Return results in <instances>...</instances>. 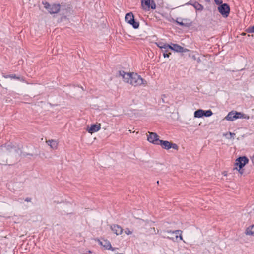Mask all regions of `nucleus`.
Returning <instances> with one entry per match:
<instances>
[{
  "label": "nucleus",
  "mask_w": 254,
  "mask_h": 254,
  "mask_svg": "<svg viewBox=\"0 0 254 254\" xmlns=\"http://www.w3.org/2000/svg\"><path fill=\"white\" fill-rule=\"evenodd\" d=\"M215 0V3L218 5H220L222 3V0Z\"/></svg>",
  "instance_id": "obj_27"
},
{
  "label": "nucleus",
  "mask_w": 254,
  "mask_h": 254,
  "mask_svg": "<svg viewBox=\"0 0 254 254\" xmlns=\"http://www.w3.org/2000/svg\"><path fill=\"white\" fill-rule=\"evenodd\" d=\"M204 110L202 109H198L196 110L194 113V116L195 118H201L204 116Z\"/></svg>",
  "instance_id": "obj_17"
},
{
  "label": "nucleus",
  "mask_w": 254,
  "mask_h": 254,
  "mask_svg": "<svg viewBox=\"0 0 254 254\" xmlns=\"http://www.w3.org/2000/svg\"><path fill=\"white\" fill-rule=\"evenodd\" d=\"M245 234L254 237V224L248 227L245 232Z\"/></svg>",
  "instance_id": "obj_13"
},
{
  "label": "nucleus",
  "mask_w": 254,
  "mask_h": 254,
  "mask_svg": "<svg viewBox=\"0 0 254 254\" xmlns=\"http://www.w3.org/2000/svg\"><path fill=\"white\" fill-rule=\"evenodd\" d=\"M125 19L127 22L132 25L134 28H137L139 27V23L134 21L132 13L130 12L126 14Z\"/></svg>",
  "instance_id": "obj_6"
},
{
  "label": "nucleus",
  "mask_w": 254,
  "mask_h": 254,
  "mask_svg": "<svg viewBox=\"0 0 254 254\" xmlns=\"http://www.w3.org/2000/svg\"><path fill=\"white\" fill-rule=\"evenodd\" d=\"M171 50L173 51L174 52H180V53H184L186 52L187 51H188L189 50L187 49H170Z\"/></svg>",
  "instance_id": "obj_20"
},
{
  "label": "nucleus",
  "mask_w": 254,
  "mask_h": 254,
  "mask_svg": "<svg viewBox=\"0 0 254 254\" xmlns=\"http://www.w3.org/2000/svg\"><path fill=\"white\" fill-rule=\"evenodd\" d=\"M2 76L4 78H9L11 79H17V80H19L22 81H23L24 80L23 78H20V77H18L15 74H10V75H6L3 74Z\"/></svg>",
  "instance_id": "obj_16"
},
{
  "label": "nucleus",
  "mask_w": 254,
  "mask_h": 254,
  "mask_svg": "<svg viewBox=\"0 0 254 254\" xmlns=\"http://www.w3.org/2000/svg\"><path fill=\"white\" fill-rule=\"evenodd\" d=\"M248 33H254V25L252 27H249L247 30Z\"/></svg>",
  "instance_id": "obj_24"
},
{
  "label": "nucleus",
  "mask_w": 254,
  "mask_h": 254,
  "mask_svg": "<svg viewBox=\"0 0 254 254\" xmlns=\"http://www.w3.org/2000/svg\"><path fill=\"white\" fill-rule=\"evenodd\" d=\"M62 14L65 17L69 16L71 14V11L68 9H64L61 10Z\"/></svg>",
  "instance_id": "obj_19"
},
{
  "label": "nucleus",
  "mask_w": 254,
  "mask_h": 254,
  "mask_svg": "<svg viewBox=\"0 0 254 254\" xmlns=\"http://www.w3.org/2000/svg\"><path fill=\"white\" fill-rule=\"evenodd\" d=\"M148 133L149 134L147 135L148 141L154 144L157 145L158 144L160 140L158 138V135L154 132H148Z\"/></svg>",
  "instance_id": "obj_8"
},
{
  "label": "nucleus",
  "mask_w": 254,
  "mask_h": 254,
  "mask_svg": "<svg viewBox=\"0 0 254 254\" xmlns=\"http://www.w3.org/2000/svg\"><path fill=\"white\" fill-rule=\"evenodd\" d=\"M125 233L127 234V235H130L132 234V231H131L129 228H126L125 230Z\"/></svg>",
  "instance_id": "obj_26"
},
{
  "label": "nucleus",
  "mask_w": 254,
  "mask_h": 254,
  "mask_svg": "<svg viewBox=\"0 0 254 254\" xmlns=\"http://www.w3.org/2000/svg\"><path fill=\"white\" fill-rule=\"evenodd\" d=\"M100 129L101 124L100 123H96L91 125V126L88 127L86 130L89 133L93 134L98 131Z\"/></svg>",
  "instance_id": "obj_9"
},
{
  "label": "nucleus",
  "mask_w": 254,
  "mask_h": 254,
  "mask_svg": "<svg viewBox=\"0 0 254 254\" xmlns=\"http://www.w3.org/2000/svg\"><path fill=\"white\" fill-rule=\"evenodd\" d=\"M251 159H252V161L253 164L254 165V155H253Z\"/></svg>",
  "instance_id": "obj_31"
},
{
  "label": "nucleus",
  "mask_w": 254,
  "mask_h": 254,
  "mask_svg": "<svg viewBox=\"0 0 254 254\" xmlns=\"http://www.w3.org/2000/svg\"><path fill=\"white\" fill-rule=\"evenodd\" d=\"M48 145L53 149H56L58 148V142L54 140H49L46 141Z\"/></svg>",
  "instance_id": "obj_15"
},
{
  "label": "nucleus",
  "mask_w": 254,
  "mask_h": 254,
  "mask_svg": "<svg viewBox=\"0 0 254 254\" xmlns=\"http://www.w3.org/2000/svg\"><path fill=\"white\" fill-rule=\"evenodd\" d=\"M100 244L107 250H111L113 251L115 250V248H112L110 242L107 240L104 239L100 242Z\"/></svg>",
  "instance_id": "obj_11"
},
{
  "label": "nucleus",
  "mask_w": 254,
  "mask_h": 254,
  "mask_svg": "<svg viewBox=\"0 0 254 254\" xmlns=\"http://www.w3.org/2000/svg\"><path fill=\"white\" fill-rule=\"evenodd\" d=\"M229 134L230 135L231 137H233V136L235 135L234 133H232L231 132H229Z\"/></svg>",
  "instance_id": "obj_30"
},
{
  "label": "nucleus",
  "mask_w": 254,
  "mask_h": 254,
  "mask_svg": "<svg viewBox=\"0 0 254 254\" xmlns=\"http://www.w3.org/2000/svg\"><path fill=\"white\" fill-rule=\"evenodd\" d=\"M203 114L204 116L205 117H210L213 114V113L210 110L206 111L204 110Z\"/></svg>",
  "instance_id": "obj_21"
},
{
  "label": "nucleus",
  "mask_w": 254,
  "mask_h": 254,
  "mask_svg": "<svg viewBox=\"0 0 254 254\" xmlns=\"http://www.w3.org/2000/svg\"><path fill=\"white\" fill-rule=\"evenodd\" d=\"M31 200V199L30 198L27 197L25 199V201L26 202H30Z\"/></svg>",
  "instance_id": "obj_29"
},
{
  "label": "nucleus",
  "mask_w": 254,
  "mask_h": 254,
  "mask_svg": "<svg viewBox=\"0 0 254 254\" xmlns=\"http://www.w3.org/2000/svg\"><path fill=\"white\" fill-rule=\"evenodd\" d=\"M237 112L232 111L225 117V119L227 121H234L237 119Z\"/></svg>",
  "instance_id": "obj_12"
},
{
  "label": "nucleus",
  "mask_w": 254,
  "mask_h": 254,
  "mask_svg": "<svg viewBox=\"0 0 254 254\" xmlns=\"http://www.w3.org/2000/svg\"><path fill=\"white\" fill-rule=\"evenodd\" d=\"M195 8L197 9V10H202L203 9V6L200 5V4H197L195 6Z\"/></svg>",
  "instance_id": "obj_23"
},
{
  "label": "nucleus",
  "mask_w": 254,
  "mask_h": 254,
  "mask_svg": "<svg viewBox=\"0 0 254 254\" xmlns=\"http://www.w3.org/2000/svg\"><path fill=\"white\" fill-rule=\"evenodd\" d=\"M205 0L206 1H210V0Z\"/></svg>",
  "instance_id": "obj_36"
},
{
  "label": "nucleus",
  "mask_w": 254,
  "mask_h": 254,
  "mask_svg": "<svg viewBox=\"0 0 254 254\" xmlns=\"http://www.w3.org/2000/svg\"><path fill=\"white\" fill-rule=\"evenodd\" d=\"M44 7L51 14H55L60 11V5L59 4H50L47 2L44 3Z\"/></svg>",
  "instance_id": "obj_4"
},
{
  "label": "nucleus",
  "mask_w": 254,
  "mask_h": 254,
  "mask_svg": "<svg viewBox=\"0 0 254 254\" xmlns=\"http://www.w3.org/2000/svg\"><path fill=\"white\" fill-rule=\"evenodd\" d=\"M167 232L168 233L176 234L175 237H176V239L178 237H179V238H180V239L181 240H183V237H182V231L180 230H175V231L169 230V231H167Z\"/></svg>",
  "instance_id": "obj_14"
},
{
  "label": "nucleus",
  "mask_w": 254,
  "mask_h": 254,
  "mask_svg": "<svg viewBox=\"0 0 254 254\" xmlns=\"http://www.w3.org/2000/svg\"><path fill=\"white\" fill-rule=\"evenodd\" d=\"M111 230L116 235H121L123 232V229L122 227L117 224H112L110 226Z\"/></svg>",
  "instance_id": "obj_10"
},
{
  "label": "nucleus",
  "mask_w": 254,
  "mask_h": 254,
  "mask_svg": "<svg viewBox=\"0 0 254 254\" xmlns=\"http://www.w3.org/2000/svg\"><path fill=\"white\" fill-rule=\"evenodd\" d=\"M172 45H173L175 48H182L181 46H179V45H176V44H172Z\"/></svg>",
  "instance_id": "obj_28"
},
{
  "label": "nucleus",
  "mask_w": 254,
  "mask_h": 254,
  "mask_svg": "<svg viewBox=\"0 0 254 254\" xmlns=\"http://www.w3.org/2000/svg\"><path fill=\"white\" fill-rule=\"evenodd\" d=\"M167 238H168V239H169L172 240H173V238H170V237H167Z\"/></svg>",
  "instance_id": "obj_33"
},
{
  "label": "nucleus",
  "mask_w": 254,
  "mask_h": 254,
  "mask_svg": "<svg viewBox=\"0 0 254 254\" xmlns=\"http://www.w3.org/2000/svg\"><path fill=\"white\" fill-rule=\"evenodd\" d=\"M177 23L178 24H179L180 25H184L183 23H182V22H180L177 21Z\"/></svg>",
  "instance_id": "obj_32"
},
{
  "label": "nucleus",
  "mask_w": 254,
  "mask_h": 254,
  "mask_svg": "<svg viewBox=\"0 0 254 254\" xmlns=\"http://www.w3.org/2000/svg\"><path fill=\"white\" fill-rule=\"evenodd\" d=\"M159 46V48H173L172 45H170V44H165L163 46Z\"/></svg>",
  "instance_id": "obj_25"
},
{
  "label": "nucleus",
  "mask_w": 254,
  "mask_h": 254,
  "mask_svg": "<svg viewBox=\"0 0 254 254\" xmlns=\"http://www.w3.org/2000/svg\"><path fill=\"white\" fill-rule=\"evenodd\" d=\"M171 54V53L169 52L168 50H166L164 52L163 56L165 58L167 57L168 58L170 56V55Z\"/></svg>",
  "instance_id": "obj_22"
},
{
  "label": "nucleus",
  "mask_w": 254,
  "mask_h": 254,
  "mask_svg": "<svg viewBox=\"0 0 254 254\" xmlns=\"http://www.w3.org/2000/svg\"><path fill=\"white\" fill-rule=\"evenodd\" d=\"M81 88L82 89V90H83V91L84 90V88H83V87H82V86H81Z\"/></svg>",
  "instance_id": "obj_35"
},
{
  "label": "nucleus",
  "mask_w": 254,
  "mask_h": 254,
  "mask_svg": "<svg viewBox=\"0 0 254 254\" xmlns=\"http://www.w3.org/2000/svg\"><path fill=\"white\" fill-rule=\"evenodd\" d=\"M141 7L143 9L149 11L155 9L156 4L153 0H141Z\"/></svg>",
  "instance_id": "obj_3"
},
{
  "label": "nucleus",
  "mask_w": 254,
  "mask_h": 254,
  "mask_svg": "<svg viewBox=\"0 0 254 254\" xmlns=\"http://www.w3.org/2000/svg\"><path fill=\"white\" fill-rule=\"evenodd\" d=\"M219 12L224 16L227 17L230 12V7L229 5L226 3L222 4L218 7Z\"/></svg>",
  "instance_id": "obj_7"
},
{
  "label": "nucleus",
  "mask_w": 254,
  "mask_h": 254,
  "mask_svg": "<svg viewBox=\"0 0 254 254\" xmlns=\"http://www.w3.org/2000/svg\"><path fill=\"white\" fill-rule=\"evenodd\" d=\"M237 115V119H245L247 120H248L250 119V117L248 115L242 113L241 112H237V114H236Z\"/></svg>",
  "instance_id": "obj_18"
},
{
  "label": "nucleus",
  "mask_w": 254,
  "mask_h": 254,
  "mask_svg": "<svg viewBox=\"0 0 254 254\" xmlns=\"http://www.w3.org/2000/svg\"><path fill=\"white\" fill-rule=\"evenodd\" d=\"M157 145H160L163 149L168 150L171 148L175 150H178V146L176 144L172 143L168 141H163L159 140L158 144Z\"/></svg>",
  "instance_id": "obj_5"
},
{
  "label": "nucleus",
  "mask_w": 254,
  "mask_h": 254,
  "mask_svg": "<svg viewBox=\"0 0 254 254\" xmlns=\"http://www.w3.org/2000/svg\"><path fill=\"white\" fill-rule=\"evenodd\" d=\"M241 35H243V36H244V35H246V33H242L241 34Z\"/></svg>",
  "instance_id": "obj_34"
},
{
  "label": "nucleus",
  "mask_w": 254,
  "mask_h": 254,
  "mask_svg": "<svg viewBox=\"0 0 254 254\" xmlns=\"http://www.w3.org/2000/svg\"><path fill=\"white\" fill-rule=\"evenodd\" d=\"M249 162V159L245 156L240 157L237 158L235 163V167L234 170H236L239 171L241 175L244 173V170L242 169Z\"/></svg>",
  "instance_id": "obj_2"
},
{
  "label": "nucleus",
  "mask_w": 254,
  "mask_h": 254,
  "mask_svg": "<svg viewBox=\"0 0 254 254\" xmlns=\"http://www.w3.org/2000/svg\"><path fill=\"white\" fill-rule=\"evenodd\" d=\"M120 75L122 77L125 82L130 84L134 87L141 86L145 87L147 85V82L137 73L120 71Z\"/></svg>",
  "instance_id": "obj_1"
}]
</instances>
